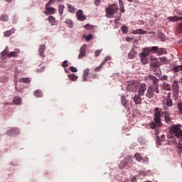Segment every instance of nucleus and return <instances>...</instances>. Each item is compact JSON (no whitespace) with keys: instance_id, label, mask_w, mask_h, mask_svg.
<instances>
[{"instance_id":"obj_1","label":"nucleus","mask_w":182,"mask_h":182,"mask_svg":"<svg viewBox=\"0 0 182 182\" xmlns=\"http://www.w3.org/2000/svg\"><path fill=\"white\" fill-rule=\"evenodd\" d=\"M149 79L152 80L154 86L149 87L146 96L148 99H151L153 98V96H154V92L159 94L160 90H159V79H157V77L151 75Z\"/></svg>"},{"instance_id":"obj_2","label":"nucleus","mask_w":182,"mask_h":182,"mask_svg":"<svg viewBox=\"0 0 182 182\" xmlns=\"http://www.w3.org/2000/svg\"><path fill=\"white\" fill-rule=\"evenodd\" d=\"M159 126H160V109L159 107H156L154 109V122L149 123V127L154 129Z\"/></svg>"},{"instance_id":"obj_3","label":"nucleus","mask_w":182,"mask_h":182,"mask_svg":"<svg viewBox=\"0 0 182 182\" xmlns=\"http://www.w3.org/2000/svg\"><path fill=\"white\" fill-rule=\"evenodd\" d=\"M170 132L171 134L176 135L178 138L181 137L179 141H182V129L180 128V125H174V127H171Z\"/></svg>"},{"instance_id":"obj_4","label":"nucleus","mask_w":182,"mask_h":182,"mask_svg":"<svg viewBox=\"0 0 182 182\" xmlns=\"http://www.w3.org/2000/svg\"><path fill=\"white\" fill-rule=\"evenodd\" d=\"M130 163H133V158L128 155L120 162L119 168L122 170L124 168L127 164H130Z\"/></svg>"},{"instance_id":"obj_5","label":"nucleus","mask_w":182,"mask_h":182,"mask_svg":"<svg viewBox=\"0 0 182 182\" xmlns=\"http://www.w3.org/2000/svg\"><path fill=\"white\" fill-rule=\"evenodd\" d=\"M43 12L45 15H55L56 14V9L50 7V6H46V11Z\"/></svg>"},{"instance_id":"obj_6","label":"nucleus","mask_w":182,"mask_h":182,"mask_svg":"<svg viewBox=\"0 0 182 182\" xmlns=\"http://www.w3.org/2000/svg\"><path fill=\"white\" fill-rule=\"evenodd\" d=\"M21 53V50L16 48L14 51H11L7 54V58H18V55Z\"/></svg>"},{"instance_id":"obj_7","label":"nucleus","mask_w":182,"mask_h":182,"mask_svg":"<svg viewBox=\"0 0 182 182\" xmlns=\"http://www.w3.org/2000/svg\"><path fill=\"white\" fill-rule=\"evenodd\" d=\"M151 65L153 68H159L160 63L156 57H151Z\"/></svg>"},{"instance_id":"obj_8","label":"nucleus","mask_w":182,"mask_h":182,"mask_svg":"<svg viewBox=\"0 0 182 182\" xmlns=\"http://www.w3.org/2000/svg\"><path fill=\"white\" fill-rule=\"evenodd\" d=\"M86 56V46H82L80 49V53L78 55V59H82Z\"/></svg>"},{"instance_id":"obj_9","label":"nucleus","mask_w":182,"mask_h":182,"mask_svg":"<svg viewBox=\"0 0 182 182\" xmlns=\"http://www.w3.org/2000/svg\"><path fill=\"white\" fill-rule=\"evenodd\" d=\"M173 89L174 94L178 96V90H179V84L177 80H174L173 83Z\"/></svg>"},{"instance_id":"obj_10","label":"nucleus","mask_w":182,"mask_h":182,"mask_svg":"<svg viewBox=\"0 0 182 182\" xmlns=\"http://www.w3.org/2000/svg\"><path fill=\"white\" fill-rule=\"evenodd\" d=\"M162 117H164V119L166 122V124H171V117H170V113L168 112H162Z\"/></svg>"},{"instance_id":"obj_11","label":"nucleus","mask_w":182,"mask_h":182,"mask_svg":"<svg viewBox=\"0 0 182 182\" xmlns=\"http://www.w3.org/2000/svg\"><path fill=\"white\" fill-rule=\"evenodd\" d=\"M78 21H86V16L83 15V11L79 10L76 14Z\"/></svg>"},{"instance_id":"obj_12","label":"nucleus","mask_w":182,"mask_h":182,"mask_svg":"<svg viewBox=\"0 0 182 182\" xmlns=\"http://www.w3.org/2000/svg\"><path fill=\"white\" fill-rule=\"evenodd\" d=\"M119 4L120 12L122 14H124L126 10L124 9V4L123 3V0H118ZM128 2H133V0H127Z\"/></svg>"},{"instance_id":"obj_13","label":"nucleus","mask_w":182,"mask_h":182,"mask_svg":"<svg viewBox=\"0 0 182 182\" xmlns=\"http://www.w3.org/2000/svg\"><path fill=\"white\" fill-rule=\"evenodd\" d=\"M49 23H50L51 26H55L58 25V21L53 16H50L48 18Z\"/></svg>"},{"instance_id":"obj_14","label":"nucleus","mask_w":182,"mask_h":182,"mask_svg":"<svg viewBox=\"0 0 182 182\" xmlns=\"http://www.w3.org/2000/svg\"><path fill=\"white\" fill-rule=\"evenodd\" d=\"M90 72V70H89V68H86L85 70H84L82 75L83 82H87V77H89Z\"/></svg>"},{"instance_id":"obj_15","label":"nucleus","mask_w":182,"mask_h":182,"mask_svg":"<svg viewBox=\"0 0 182 182\" xmlns=\"http://www.w3.org/2000/svg\"><path fill=\"white\" fill-rule=\"evenodd\" d=\"M45 49H46V46L45 45L40 46L38 49V53L41 58H45V54L43 53V52H45Z\"/></svg>"},{"instance_id":"obj_16","label":"nucleus","mask_w":182,"mask_h":182,"mask_svg":"<svg viewBox=\"0 0 182 182\" xmlns=\"http://www.w3.org/2000/svg\"><path fill=\"white\" fill-rule=\"evenodd\" d=\"M133 35H146V33H147L146 31H144L143 29H137V30H134L132 31Z\"/></svg>"},{"instance_id":"obj_17","label":"nucleus","mask_w":182,"mask_h":182,"mask_svg":"<svg viewBox=\"0 0 182 182\" xmlns=\"http://www.w3.org/2000/svg\"><path fill=\"white\" fill-rule=\"evenodd\" d=\"M140 58L144 65H147V63H149V58H147V55L140 53Z\"/></svg>"},{"instance_id":"obj_18","label":"nucleus","mask_w":182,"mask_h":182,"mask_svg":"<svg viewBox=\"0 0 182 182\" xmlns=\"http://www.w3.org/2000/svg\"><path fill=\"white\" fill-rule=\"evenodd\" d=\"M136 55H137V51H136L134 48H132L128 56L129 59H134Z\"/></svg>"},{"instance_id":"obj_19","label":"nucleus","mask_w":182,"mask_h":182,"mask_svg":"<svg viewBox=\"0 0 182 182\" xmlns=\"http://www.w3.org/2000/svg\"><path fill=\"white\" fill-rule=\"evenodd\" d=\"M146 92V85L144 84L141 85L139 90V96H143Z\"/></svg>"},{"instance_id":"obj_20","label":"nucleus","mask_w":182,"mask_h":182,"mask_svg":"<svg viewBox=\"0 0 182 182\" xmlns=\"http://www.w3.org/2000/svg\"><path fill=\"white\" fill-rule=\"evenodd\" d=\"M105 12L107 14V18H113V16L114 15L115 13H114L110 8H107L105 10Z\"/></svg>"},{"instance_id":"obj_21","label":"nucleus","mask_w":182,"mask_h":182,"mask_svg":"<svg viewBox=\"0 0 182 182\" xmlns=\"http://www.w3.org/2000/svg\"><path fill=\"white\" fill-rule=\"evenodd\" d=\"M141 95H135L134 97V102L135 105H141V98L140 97Z\"/></svg>"},{"instance_id":"obj_22","label":"nucleus","mask_w":182,"mask_h":182,"mask_svg":"<svg viewBox=\"0 0 182 182\" xmlns=\"http://www.w3.org/2000/svg\"><path fill=\"white\" fill-rule=\"evenodd\" d=\"M159 131H155V136L156 137V147H160V136H159Z\"/></svg>"},{"instance_id":"obj_23","label":"nucleus","mask_w":182,"mask_h":182,"mask_svg":"<svg viewBox=\"0 0 182 182\" xmlns=\"http://www.w3.org/2000/svg\"><path fill=\"white\" fill-rule=\"evenodd\" d=\"M0 21L3 22H8V21H9V17L6 14H2L0 17Z\"/></svg>"},{"instance_id":"obj_24","label":"nucleus","mask_w":182,"mask_h":182,"mask_svg":"<svg viewBox=\"0 0 182 182\" xmlns=\"http://www.w3.org/2000/svg\"><path fill=\"white\" fill-rule=\"evenodd\" d=\"M13 102L14 105H21V102H22V100L19 97H14L13 99Z\"/></svg>"},{"instance_id":"obj_25","label":"nucleus","mask_w":182,"mask_h":182,"mask_svg":"<svg viewBox=\"0 0 182 182\" xmlns=\"http://www.w3.org/2000/svg\"><path fill=\"white\" fill-rule=\"evenodd\" d=\"M19 129L18 128H12L11 130H9L7 132L8 136H11V133H16V134H18Z\"/></svg>"},{"instance_id":"obj_26","label":"nucleus","mask_w":182,"mask_h":182,"mask_svg":"<svg viewBox=\"0 0 182 182\" xmlns=\"http://www.w3.org/2000/svg\"><path fill=\"white\" fill-rule=\"evenodd\" d=\"M109 9L116 14V12H117V11H119V6H117V4H112L110 6Z\"/></svg>"},{"instance_id":"obj_27","label":"nucleus","mask_w":182,"mask_h":182,"mask_svg":"<svg viewBox=\"0 0 182 182\" xmlns=\"http://www.w3.org/2000/svg\"><path fill=\"white\" fill-rule=\"evenodd\" d=\"M12 33H15V28H11L9 31H6L4 32V36H11Z\"/></svg>"},{"instance_id":"obj_28","label":"nucleus","mask_w":182,"mask_h":182,"mask_svg":"<svg viewBox=\"0 0 182 182\" xmlns=\"http://www.w3.org/2000/svg\"><path fill=\"white\" fill-rule=\"evenodd\" d=\"M168 20L171 21H179L182 20V17H178L177 16H173V17H168Z\"/></svg>"},{"instance_id":"obj_29","label":"nucleus","mask_w":182,"mask_h":182,"mask_svg":"<svg viewBox=\"0 0 182 182\" xmlns=\"http://www.w3.org/2000/svg\"><path fill=\"white\" fill-rule=\"evenodd\" d=\"M170 60L167 59V58L164 57V58H161V65H166L167 63H169Z\"/></svg>"},{"instance_id":"obj_30","label":"nucleus","mask_w":182,"mask_h":182,"mask_svg":"<svg viewBox=\"0 0 182 182\" xmlns=\"http://www.w3.org/2000/svg\"><path fill=\"white\" fill-rule=\"evenodd\" d=\"M34 95L36 97H42L43 96V94L42 93V91L41 90H37L34 92Z\"/></svg>"},{"instance_id":"obj_31","label":"nucleus","mask_w":182,"mask_h":182,"mask_svg":"<svg viewBox=\"0 0 182 182\" xmlns=\"http://www.w3.org/2000/svg\"><path fill=\"white\" fill-rule=\"evenodd\" d=\"M150 52H151L150 50V48H146L144 49V52L141 53V54H143L145 56H149V55H150Z\"/></svg>"},{"instance_id":"obj_32","label":"nucleus","mask_w":182,"mask_h":182,"mask_svg":"<svg viewBox=\"0 0 182 182\" xmlns=\"http://www.w3.org/2000/svg\"><path fill=\"white\" fill-rule=\"evenodd\" d=\"M65 23H66L67 25H68V28H73V21H72V20L67 18V19L65 20Z\"/></svg>"},{"instance_id":"obj_33","label":"nucleus","mask_w":182,"mask_h":182,"mask_svg":"<svg viewBox=\"0 0 182 182\" xmlns=\"http://www.w3.org/2000/svg\"><path fill=\"white\" fill-rule=\"evenodd\" d=\"M79 77H77L76 75L75 74H70L68 75V78L70 79V80H73L75 81L77 79H78Z\"/></svg>"},{"instance_id":"obj_34","label":"nucleus","mask_w":182,"mask_h":182,"mask_svg":"<svg viewBox=\"0 0 182 182\" xmlns=\"http://www.w3.org/2000/svg\"><path fill=\"white\" fill-rule=\"evenodd\" d=\"M134 159H136V161L140 162V161H141L143 157L141 156V155H140L139 153H136V154H134Z\"/></svg>"},{"instance_id":"obj_35","label":"nucleus","mask_w":182,"mask_h":182,"mask_svg":"<svg viewBox=\"0 0 182 182\" xmlns=\"http://www.w3.org/2000/svg\"><path fill=\"white\" fill-rule=\"evenodd\" d=\"M121 102L124 107H127V100H126V97L124 96H122L121 97Z\"/></svg>"},{"instance_id":"obj_36","label":"nucleus","mask_w":182,"mask_h":182,"mask_svg":"<svg viewBox=\"0 0 182 182\" xmlns=\"http://www.w3.org/2000/svg\"><path fill=\"white\" fill-rule=\"evenodd\" d=\"M8 53H9V50L8 49V47H6L2 52H1V56L2 58H5V56H6V55H8Z\"/></svg>"},{"instance_id":"obj_37","label":"nucleus","mask_w":182,"mask_h":182,"mask_svg":"<svg viewBox=\"0 0 182 182\" xmlns=\"http://www.w3.org/2000/svg\"><path fill=\"white\" fill-rule=\"evenodd\" d=\"M19 82L21 83H31V79L29 78H21Z\"/></svg>"},{"instance_id":"obj_38","label":"nucleus","mask_w":182,"mask_h":182,"mask_svg":"<svg viewBox=\"0 0 182 182\" xmlns=\"http://www.w3.org/2000/svg\"><path fill=\"white\" fill-rule=\"evenodd\" d=\"M67 6H68V12H75L76 11V9H75V6L70 5V4H67Z\"/></svg>"},{"instance_id":"obj_39","label":"nucleus","mask_w":182,"mask_h":182,"mask_svg":"<svg viewBox=\"0 0 182 182\" xmlns=\"http://www.w3.org/2000/svg\"><path fill=\"white\" fill-rule=\"evenodd\" d=\"M65 9V6L63 5H60L58 7V12L60 15H63V10Z\"/></svg>"},{"instance_id":"obj_40","label":"nucleus","mask_w":182,"mask_h":182,"mask_svg":"<svg viewBox=\"0 0 182 182\" xmlns=\"http://www.w3.org/2000/svg\"><path fill=\"white\" fill-rule=\"evenodd\" d=\"M121 29L123 33H127L129 32V27H127V26H122Z\"/></svg>"},{"instance_id":"obj_41","label":"nucleus","mask_w":182,"mask_h":182,"mask_svg":"<svg viewBox=\"0 0 182 182\" xmlns=\"http://www.w3.org/2000/svg\"><path fill=\"white\" fill-rule=\"evenodd\" d=\"M9 80V79L5 76H1L0 78V81L1 82V83H6V82H8Z\"/></svg>"},{"instance_id":"obj_42","label":"nucleus","mask_w":182,"mask_h":182,"mask_svg":"<svg viewBox=\"0 0 182 182\" xmlns=\"http://www.w3.org/2000/svg\"><path fill=\"white\" fill-rule=\"evenodd\" d=\"M103 65H105V62L101 63V64L95 68V72H99L103 68Z\"/></svg>"},{"instance_id":"obj_43","label":"nucleus","mask_w":182,"mask_h":182,"mask_svg":"<svg viewBox=\"0 0 182 182\" xmlns=\"http://www.w3.org/2000/svg\"><path fill=\"white\" fill-rule=\"evenodd\" d=\"M173 71L176 73H178L179 71H182V68L181 65H176L173 68Z\"/></svg>"},{"instance_id":"obj_44","label":"nucleus","mask_w":182,"mask_h":182,"mask_svg":"<svg viewBox=\"0 0 182 182\" xmlns=\"http://www.w3.org/2000/svg\"><path fill=\"white\" fill-rule=\"evenodd\" d=\"M84 28L87 31H92L93 29V26H92L90 24H86L85 26H84Z\"/></svg>"},{"instance_id":"obj_45","label":"nucleus","mask_w":182,"mask_h":182,"mask_svg":"<svg viewBox=\"0 0 182 182\" xmlns=\"http://www.w3.org/2000/svg\"><path fill=\"white\" fill-rule=\"evenodd\" d=\"M163 87L165 90H171V89L170 85H168L167 83H164Z\"/></svg>"},{"instance_id":"obj_46","label":"nucleus","mask_w":182,"mask_h":182,"mask_svg":"<svg viewBox=\"0 0 182 182\" xmlns=\"http://www.w3.org/2000/svg\"><path fill=\"white\" fill-rule=\"evenodd\" d=\"M141 161H143L144 164H149V157H142Z\"/></svg>"},{"instance_id":"obj_47","label":"nucleus","mask_w":182,"mask_h":182,"mask_svg":"<svg viewBox=\"0 0 182 182\" xmlns=\"http://www.w3.org/2000/svg\"><path fill=\"white\" fill-rule=\"evenodd\" d=\"M150 50L151 52H152V53H156V52L159 50V47L154 46L152 48H150Z\"/></svg>"},{"instance_id":"obj_48","label":"nucleus","mask_w":182,"mask_h":182,"mask_svg":"<svg viewBox=\"0 0 182 182\" xmlns=\"http://www.w3.org/2000/svg\"><path fill=\"white\" fill-rule=\"evenodd\" d=\"M166 105H168L169 107H171V105H173V101L171 97L166 100Z\"/></svg>"},{"instance_id":"obj_49","label":"nucleus","mask_w":182,"mask_h":182,"mask_svg":"<svg viewBox=\"0 0 182 182\" xmlns=\"http://www.w3.org/2000/svg\"><path fill=\"white\" fill-rule=\"evenodd\" d=\"M178 109L181 114H182V102H178Z\"/></svg>"},{"instance_id":"obj_50","label":"nucleus","mask_w":182,"mask_h":182,"mask_svg":"<svg viewBox=\"0 0 182 182\" xmlns=\"http://www.w3.org/2000/svg\"><path fill=\"white\" fill-rule=\"evenodd\" d=\"M166 35H164V33L161 32V41H166Z\"/></svg>"},{"instance_id":"obj_51","label":"nucleus","mask_w":182,"mask_h":182,"mask_svg":"<svg viewBox=\"0 0 182 182\" xmlns=\"http://www.w3.org/2000/svg\"><path fill=\"white\" fill-rule=\"evenodd\" d=\"M161 55H167V50L166 48H161Z\"/></svg>"},{"instance_id":"obj_52","label":"nucleus","mask_w":182,"mask_h":182,"mask_svg":"<svg viewBox=\"0 0 182 182\" xmlns=\"http://www.w3.org/2000/svg\"><path fill=\"white\" fill-rule=\"evenodd\" d=\"M52 4H55V0H49L48 2L46 4V6H50Z\"/></svg>"},{"instance_id":"obj_53","label":"nucleus","mask_w":182,"mask_h":182,"mask_svg":"<svg viewBox=\"0 0 182 182\" xmlns=\"http://www.w3.org/2000/svg\"><path fill=\"white\" fill-rule=\"evenodd\" d=\"M137 177H139L138 175H136V176L132 177V178H131V181H132V182H136V181H137Z\"/></svg>"},{"instance_id":"obj_54","label":"nucleus","mask_w":182,"mask_h":182,"mask_svg":"<svg viewBox=\"0 0 182 182\" xmlns=\"http://www.w3.org/2000/svg\"><path fill=\"white\" fill-rule=\"evenodd\" d=\"M70 70L71 72H74V73L77 72V69L76 68L73 67V66L70 67Z\"/></svg>"},{"instance_id":"obj_55","label":"nucleus","mask_w":182,"mask_h":182,"mask_svg":"<svg viewBox=\"0 0 182 182\" xmlns=\"http://www.w3.org/2000/svg\"><path fill=\"white\" fill-rule=\"evenodd\" d=\"M137 176H143L144 177H146V173L143 171H140Z\"/></svg>"},{"instance_id":"obj_56","label":"nucleus","mask_w":182,"mask_h":182,"mask_svg":"<svg viewBox=\"0 0 182 182\" xmlns=\"http://www.w3.org/2000/svg\"><path fill=\"white\" fill-rule=\"evenodd\" d=\"M101 53H102V50H95V56H99Z\"/></svg>"},{"instance_id":"obj_57","label":"nucleus","mask_w":182,"mask_h":182,"mask_svg":"<svg viewBox=\"0 0 182 182\" xmlns=\"http://www.w3.org/2000/svg\"><path fill=\"white\" fill-rule=\"evenodd\" d=\"M63 68H68V60H65L62 64Z\"/></svg>"},{"instance_id":"obj_58","label":"nucleus","mask_w":182,"mask_h":182,"mask_svg":"<svg viewBox=\"0 0 182 182\" xmlns=\"http://www.w3.org/2000/svg\"><path fill=\"white\" fill-rule=\"evenodd\" d=\"M95 6H99L100 5V0H95Z\"/></svg>"},{"instance_id":"obj_59","label":"nucleus","mask_w":182,"mask_h":182,"mask_svg":"<svg viewBox=\"0 0 182 182\" xmlns=\"http://www.w3.org/2000/svg\"><path fill=\"white\" fill-rule=\"evenodd\" d=\"M92 38H93V36H92V34H90L86 37V41H90V39H92Z\"/></svg>"},{"instance_id":"obj_60","label":"nucleus","mask_w":182,"mask_h":182,"mask_svg":"<svg viewBox=\"0 0 182 182\" xmlns=\"http://www.w3.org/2000/svg\"><path fill=\"white\" fill-rule=\"evenodd\" d=\"M168 76L167 75H162L161 77V80H167Z\"/></svg>"},{"instance_id":"obj_61","label":"nucleus","mask_w":182,"mask_h":182,"mask_svg":"<svg viewBox=\"0 0 182 182\" xmlns=\"http://www.w3.org/2000/svg\"><path fill=\"white\" fill-rule=\"evenodd\" d=\"M90 76L92 79H96V77H97V75L96 74H90Z\"/></svg>"},{"instance_id":"obj_62","label":"nucleus","mask_w":182,"mask_h":182,"mask_svg":"<svg viewBox=\"0 0 182 182\" xmlns=\"http://www.w3.org/2000/svg\"><path fill=\"white\" fill-rule=\"evenodd\" d=\"M16 92H19L20 93H21V92H23V89H18L17 87H15Z\"/></svg>"},{"instance_id":"obj_63","label":"nucleus","mask_w":182,"mask_h":182,"mask_svg":"<svg viewBox=\"0 0 182 182\" xmlns=\"http://www.w3.org/2000/svg\"><path fill=\"white\" fill-rule=\"evenodd\" d=\"M177 147H178V149H182V143H178L176 144Z\"/></svg>"},{"instance_id":"obj_64","label":"nucleus","mask_w":182,"mask_h":182,"mask_svg":"<svg viewBox=\"0 0 182 182\" xmlns=\"http://www.w3.org/2000/svg\"><path fill=\"white\" fill-rule=\"evenodd\" d=\"M45 70V67H41V70H38V72H43Z\"/></svg>"}]
</instances>
